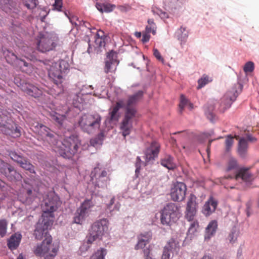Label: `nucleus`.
Listing matches in <instances>:
<instances>
[{"mask_svg":"<svg viewBox=\"0 0 259 259\" xmlns=\"http://www.w3.org/2000/svg\"><path fill=\"white\" fill-rule=\"evenodd\" d=\"M213 78L212 76L204 74L198 80V87L197 89H200L204 87L208 83L212 82Z\"/></svg>","mask_w":259,"mask_h":259,"instance_id":"obj_31","label":"nucleus"},{"mask_svg":"<svg viewBox=\"0 0 259 259\" xmlns=\"http://www.w3.org/2000/svg\"><path fill=\"white\" fill-rule=\"evenodd\" d=\"M105 38L95 37V43L96 47L101 48L105 46Z\"/></svg>","mask_w":259,"mask_h":259,"instance_id":"obj_54","label":"nucleus"},{"mask_svg":"<svg viewBox=\"0 0 259 259\" xmlns=\"http://www.w3.org/2000/svg\"><path fill=\"white\" fill-rule=\"evenodd\" d=\"M22 90L29 96L34 98L39 97L42 93L40 89L30 83H25L22 85Z\"/></svg>","mask_w":259,"mask_h":259,"instance_id":"obj_25","label":"nucleus"},{"mask_svg":"<svg viewBox=\"0 0 259 259\" xmlns=\"http://www.w3.org/2000/svg\"><path fill=\"white\" fill-rule=\"evenodd\" d=\"M186 191V185L183 183L179 182V199H181V200L184 199Z\"/></svg>","mask_w":259,"mask_h":259,"instance_id":"obj_45","label":"nucleus"},{"mask_svg":"<svg viewBox=\"0 0 259 259\" xmlns=\"http://www.w3.org/2000/svg\"><path fill=\"white\" fill-rule=\"evenodd\" d=\"M147 61L145 60V56L143 54L140 53L137 54L135 63H132V65L134 67L139 69L140 68V66L143 65H147Z\"/></svg>","mask_w":259,"mask_h":259,"instance_id":"obj_32","label":"nucleus"},{"mask_svg":"<svg viewBox=\"0 0 259 259\" xmlns=\"http://www.w3.org/2000/svg\"><path fill=\"white\" fill-rule=\"evenodd\" d=\"M225 171L229 174L220 179V182L223 185L224 184V181L228 179H235L236 180L241 179L244 182H249L252 179V175L248 169L244 167L239 168L237 160L234 157H230L229 159Z\"/></svg>","mask_w":259,"mask_h":259,"instance_id":"obj_3","label":"nucleus"},{"mask_svg":"<svg viewBox=\"0 0 259 259\" xmlns=\"http://www.w3.org/2000/svg\"><path fill=\"white\" fill-rule=\"evenodd\" d=\"M152 12L154 15H158L163 20L168 18V15L166 12L156 7H153L152 8Z\"/></svg>","mask_w":259,"mask_h":259,"instance_id":"obj_42","label":"nucleus"},{"mask_svg":"<svg viewBox=\"0 0 259 259\" xmlns=\"http://www.w3.org/2000/svg\"><path fill=\"white\" fill-rule=\"evenodd\" d=\"M61 201L59 196L53 192H50L44 198L41 204L43 211L41 218L54 221L53 212L61 205Z\"/></svg>","mask_w":259,"mask_h":259,"instance_id":"obj_5","label":"nucleus"},{"mask_svg":"<svg viewBox=\"0 0 259 259\" xmlns=\"http://www.w3.org/2000/svg\"><path fill=\"white\" fill-rule=\"evenodd\" d=\"M179 30L181 32V40L182 42H185L188 36L189 31L186 27H181Z\"/></svg>","mask_w":259,"mask_h":259,"instance_id":"obj_51","label":"nucleus"},{"mask_svg":"<svg viewBox=\"0 0 259 259\" xmlns=\"http://www.w3.org/2000/svg\"><path fill=\"white\" fill-rule=\"evenodd\" d=\"M104 86L97 85L95 88L93 95L99 97V98H106L108 96L107 92L105 91Z\"/></svg>","mask_w":259,"mask_h":259,"instance_id":"obj_36","label":"nucleus"},{"mask_svg":"<svg viewBox=\"0 0 259 259\" xmlns=\"http://www.w3.org/2000/svg\"><path fill=\"white\" fill-rule=\"evenodd\" d=\"M45 64L47 66L50 78L58 88V91L56 93L51 94L58 95L63 91L62 83L64 80L65 74L69 70V64L67 61L64 60H60L59 61L57 60H46Z\"/></svg>","mask_w":259,"mask_h":259,"instance_id":"obj_2","label":"nucleus"},{"mask_svg":"<svg viewBox=\"0 0 259 259\" xmlns=\"http://www.w3.org/2000/svg\"><path fill=\"white\" fill-rule=\"evenodd\" d=\"M23 3L28 9H33L37 4V0H23Z\"/></svg>","mask_w":259,"mask_h":259,"instance_id":"obj_50","label":"nucleus"},{"mask_svg":"<svg viewBox=\"0 0 259 259\" xmlns=\"http://www.w3.org/2000/svg\"><path fill=\"white\" fill-rule=\"evenodd\" d=\"M93 206L94 203L91 200H85L74 213L73 222L77 224H82L88 217L90 209Z\"/></svg>","mask_w":259,"mask_h":259,"instance_id":"obj_12","label":"nucleus"},{"mask_svg":"<svg viewBox=\"0 0 259 259\" xmlns=\"http://www.w3.org/2000/svg\"><path fill=\"white\" fill-rule=\"evenodd\" d=\"M218 227L217 222L215 220L211 221L209 222L206 228V232L205 235V239L209 240L212 236L214 235Z\"/></svg>","mask_w":259,"mask_h":259,"instance_id":"obj_29","label":"nucleus"},{"mask_svg":"<svg viewBox=\"0 0 259 259\" xmlns=\"http://www.w3.org/2000/svg\"><path fill=\"white\" fill-rule=\"evenodd\" d=\"M125 106L123 100L118 101L114 106H112L109 110L108 119L111 122H116L118 120L120 113L119 110Z\"/></svg>","mask_w":259,"mask_h":259,"instance_id":"obj_21","label":"nucleus"},{"mask_svg":"<svg viewBox=\"0 0 259 259\" xmlns=\"http://www.w3.org/2000/svg\"><path fill=\"white\" fill-rule=\"evenodd\" d=\"M59 246L57 243H52V238L47 236L40 243H38L33 248V252L37 256L45 259H54L58 251Z\"/></svg>","mask_w":259,"mask_h":259,"instance_id":"obj_4","label":"nucleus"},{"mask_svg":"<svg viewBox=\"0 0 259 259\" xmlns=\"http://www.w3.org/2000/svg\"><path fill=\"white\" fill-rule=\"evenodd\" d=\"M195 195L191 194L186 204L185 219L188 222L193 221L197 213L198 205Z\"/></svg>","mask_w":259,"mask_h":259,"instance_id":"obj_14","label":"nucleus"},{"mask_svg":"<svg viewBox=\"0 0 259 259\" xmlns=\"http://www.w3.org/2000/svg\"><path fill=\"white\" fill-rule=\"evenodd\" d=\"M178 181L175 182L171 188L170 195L172 200L177 201L178 200Z\"/></svg>","mask_w":259,"mask_h":259,"instance_id":"obj_38","label":"nucleus"},{"mask_svg":"<svg viewBox=\"0 0 259 259\" xmlns=\"http://www.w3.org/2000/svg\"><path fill=\"white\" fill-rule=\"evenodd\" d=\"M178 207L177 204L172 203L167 204L161 211V222L164 225L170 226L177 222Z\"/></svg>","mask_w":259,"mask_h":259,"instance_id":"obj_8","label":"nucleus"},{"mask_svg":"<svg viewBox=\"0 0 259 259\" xmlns=\"http://www.w3.org/2000/svg\"><path fill=\"white\" fill-rule=\"evenodd\" d=\"M159 145L155 142H152L145 153V157L146 162L152 161L157 156L159 151Z\"/></svg>","mask_w":259,"mask_h":259,"instance_id":"obj_24","label":"nucleus"},{"mask_svg":"<svg viewBox=\"0 0 259 259\" xmlns=\"http://www.w3.org/2000/svg\"><path fill=\"white\" fill-rule=\"evenodd\" d=\"M59 38L55 33H47L41 35L40 34L39 39L37 43L38 50L45 52L52 50L58 44Z\"/></svg>","mask_w":259,"mask_h":259,"instance_id":"obj_7","label":"nucleus"},{"mask_svg":"<svg viewBox=\"0 0 259 259\" xmlns=\"http://www.w3.org/2000/svg\"><path fill=\"white\" fill-rule=\"evenodd\" d=\"M136 110L135 108H128L119 124L120 132L125 138L129 135L133 129V122L136 117Z\"/></svg>","mask_w":259,"mask_h":259,"instance_id":"obj_10","label":"nucleus"},{"mask_svg":"<svg viewBox=\"0 0 259 259\" xmlns=\"http://www.w3.org/2000/svg\"><path fill=\"white\" fill-rule=\"evenodd\" d=\"M178 242L177 240L171 239L165 246L162 259H169L171 256L174 255V252L177 254V248Z\"/></svg>","mask_w":259,"mask_h":259,"instance_id":"obj_23","label":"nucleus"},{"mask_svg":"<svg viewBox=\"0 0 259 259\" xmlns=\"http://www.w3.org/2000/svg\"><path fill=\"white\" fill-rule=\"evenodd\" d=\"M53 223L51 220L41 218L36 225L34 231L35 238L38 240L41 239L44 234H47L48 229L52 225Z\"/></svg>","mask_w":259,"mask_h":259,"instance_id":"obj_17","label":"nucleus"},{"mask_svg":"<svg viewBox=\"0 0 259 259\" xmlns=\"http://www.w3.org/2000/svg\"><path fill=\"white\" fill-rule=\"evenodd\" d=\"M7 225L8 223L5 220H0V235L2 237L6 234Z\"/></svg>","mask_w":259,"mask_h":259,"instance_id":"obj_48","label":"nucleus"},{"mask_svg":"<svg viewBox=\"0 0 259 259\" xmlns=\"http://www.w3.org/2000/svg\"><path fill=\"white\" fill-rule=\"evenodd\" d=\"M90 240V236H88L87 239L85 241H84L83 244L80 247V251L82 254L84 252L88 251L91 246V244L93 243L94 241L95 240H92L91 242L89 241Z\"/></svg>","mask_w":259,"mask_h":259,"instance_id":"obj_41","label":"nucleus"},{"mask_svg":"<svg viewBox=\"0 0 259 259\" xmlns=\"http://www.w3.org/2000/svg\"><path fill=\"white\" fill-rule=\"evenodd\" d=\"M6 134L9 135L14 138L18 137L21 135L20 128L16 125L12 126L11 128H9Z\"/></svg>","mask_w":259,"mask_h":259,"instance_id":"obj_39","label":"nucleus"},{"mask_svg":"<svg viewBox=\"0 0 259 259\" xmlns=\"http://www.w3.org/2000/svg\"><path fill=\"white\" fill-rule=\"evenodd\" d=\"M107 254V250L106 249L102 248L98 250L91 257V259H105V256Z\"/></svg>","mask_w":259,"mask_h":259,"instance_id":"obj_40","label":"nucleus"},{"mask_svg":"<svg viewBox=\"0 0 259 259\" xmlns=\"http://www.w3.org/2000/svg\"><path fill=\"white\" fill-rule=\"evenodd\" d=\"M173 158L170 156H166L161 159V164L168 169H172L176 167V164L173 162Z\"/></svg>","mask_w":259,"mask_h":259,"instance_id":"obj_33","label":"nucleus"},{"mask_svg":"<svg viewBox=\"0 0 259 259\" xmlns=\"http://www.w3.org/2000/svg\"><path fill=\"white\" fill-rule=\"evenodd\" d=\"M95 37H101V38H105V36L104 35V32L102 30H99L97 32V33L96 34Z\"/></svg>","mask_w":259,"mask_h":259,"instance_id":"obj_64","label":"nucleus"},{"mask_svg":"<svg viewBox=\"0 0 259 259\" xmlns=\"http://www.w3.org/2000/svg\"><path fill=\"white\" fill-rule=\"evenodd\" d=\"M9 166V164L7 163H5L4 161L0 159V172L4 175L7 173V167Z\"/></svg>","mask_w":259,"mask_h":259,"instance_id":"obj_55","label":"nucleus"},{"mask_svg":"<svg viewBox=\"0 0 259 259\" xmlns=\"http://www.w3.org/2000/svg\"><path fill=\"white\" fill-rule=\"evenodd\" d=\"M22 235L17 232L13 234L8 240L7 245L11 250L16 249L20 244L21 240Z\"/></svg>","mask_w":259,"mask_h":259,"instance_id":"obj_27","label":"nucleus"},{"mask_svg":"<svg viewBox=\"0 0 259 259\" xmlns=\"http://www.w3.org/2000/svg\"><path fill=\"white\" fill-rule=\"evenodd\" d=\"M97 9L101 12H110L112 11L115 8V5L110 4H99L97 3L96 5Z\"/></svg>","mask_w":259,"mask_h":259,"instance_id":"obj_35","label":"nucleus"},{"mask_svg":"<svg viewBox=\"0 0 259 259\" xmlns=\"http://www.w3.org/2000/svg\"><path fill=\"white\" fill-rule=\"evenodd\" d=\"M104 138V135L103 133L101 132L95 138L91 140L90 144L93 147L98 148L102 144Z\"/></svg>","mask_w":259,"mask_h":259,"instance_id":"obj_34","label":"nucleus"},{"mask_svg":"<svg viewBox=\"0 0 259 259\" xmlns=\"http://www.w3.org/2000/svg\"><path fill=\"white\" fill-rule=\"evenodd\" d=\"M149 33L146 31L143 33L142 41L143 43L147 42L149 40L150 37Z\"/></svg>","mask_w":259,"mask_h":259,"instance_id":"obj_59","label":"nucleus"},{"mask_svg":"<svg viewBox=\"0 0 259 259\" xmlns=\"http://www.w3.org/2000/svg\"><path fill=\"white\" fill-rule=\"evenodd\" d=\"M4 175H5V177L11 181H18L21 180L22 179L21 175L10 165H9L7 167V173L4 174Z\"/></svg>","mask_w":259,"mask_h":259,"instance_id":"obj_28","label":"nucleus"},{"mask_svg":"<svg viewBox=\"0 0 259 259\" xmlns=\"http://www.w3.org/2000/svg\"><path fill=\"white\" fill-rule=\"evenodd\" d=\"M218 205V200L212 196H210L202 206L201 212L205 217H209L215 212Z\"/></svg>","mask_w":259,"mask_h":259,"instance_id":"obj_20","label":"nucleus"},{"mask_svg":"<svg viewBox=\"0 0 259 259\" xmlns=\"http://www.w3.org/2000/svg\"><path fill=\"white\" fill-rule=\"evenodd\" d=\"M153 54L154 56L158 60L163 62V59L161 57L160 52L157 49H153Z\"/></svg>","mask_w":259,"mask_h":259,"instance_id":"obj_58","label":"nucleus"},{"mask_svg":"<svg viewBox=\"0 0 259 259\" xmlns=\"http://www.w3.org/2000/svg\"><path fill=\"white\" fill-rule=\"evenodd\" d=\"M248 145L246 139L241 138L239 139L238 147L237 153L238 155L242 158H245L248 154Z\"/></svg>","mask_w":259,"mask_h":259,"instance_id":"obj_26","label":"nucleus"},{"mask_svg":"<svg viewBox=\"0 0 259 259\" xmlns=\"http://www.w3.org/2000/svg\"><path fill=\"white\" fill-rule=\"evenodd\" d=\"M38 192L35 190H32V188L27 186L25 183V185L23 186V188L20 190L18 193V197L20 201L24 203L28 204L32 203L34 197H37Z\"/></svg>","mask_w":259,"mask_h":259,"instance_id":"obj_16","label":"nucleus"},{"mask_svg":"<svg viewBox=\"0 0 259 259\" xmlns=\"http://www.w3.org/2000/svg\"><path fill=\"white\" fill-rule=\"evenodd\" d=\"M109 221L107 219H102L95 222L92 226L90 231V240H96L102 239L108 230Z\"/></svg>","mask_w":259,"mask_h":259,"instance_id":"obj_9","label":"nucleus"},{"mask_svg":"<svg viewBox=\"0 0 259 259\" xmlns=\"http://www.w3.org/2000/svg\"><path fill=\"white\" fill-rule=\"evenodd\" d=\"M36 128L38 133L46 139L53 146V150L61 156L65 158H70L77 152L79 142L77 136L71 135L66 137L63 141H58L54 133L46 126L37 124Z\"/></svg>","mask_w":259,"mask_h":259,"instance_id":"obj_1","label":"nucleus"},{"mask_svg":"<svg viewBox=\"0 0 259 259\" xmlns=\"http://www.w3.org/2000/svg\"><path fill=\"white\" fill-rule=\"evenodd\" d=\"M238 233H237L235 229H232L229 234L228 239L229 240L230 242L233 243H234L237 239Z\"/></svg>","mask_w":259,"mask_h":259,"instance_id":"obj_52","label":"nucleus"},{"mask_svg":"<svg viewBox=\"0 0 259 259\" xmlns=\"http://www.w3.org/2000/svg\"><path fill=\"white\" fill-rule=\"evenodd\" d=\"M178 0H166L165 6L168 10H170L171 12H174V9L176 10L178 5Z\"/></svg>","mask_w":259,"mask_h":259,"instance_id":"obj_46","label":"nucleus"},{"mask_svg":"<svg viewBox=\"0 0 259 259\" xmlns=\"http://www.w3.org/2000/svg\"><path fill=\"white\" fill-rule=\"evenodd\" d=\"M53 7L54 10L60 11L62 7V0H55Z\"/></svg>","mask_w":259,"mask_h":259,"instance_id":"obj_56","label":"nucleus"},{"mask_svg":"<svg viewBox=\"0 0 259 259\" xmlns=\"http://www.w3.org/2000/svg\"><path fill=\"white\" fill-rule=\"evenodd\" d=\"M118 64L116 54L114 52H110L108 54L105 61V72L108 73L114 71L116 69Z\"/></svg>","mask_w":259,"mask_h":259,"instance_id":"obj_22","label":"nucleus"},{"mask_svg":"<svg viewBox=\"0 0 259 259\" xmlns=\"http://www.w3.org/2000/svg\"><path fill=\"white\" fill-rule=\"evenodd\" d=\"M101 120V116L99 114L84 115L80 117L78 123L83 131L91 134L100 128Z\"/></svg>","mask_w":259,"mask_h":259,"instance_id":"obj_6","label":"nucleus"},{"mask_svg":"<svg viewBox=\"0 0 259 259\" xmlns=\"http://www.w3.org/2000/svg\"><path fill=\"white\" fill-rule=\"evenodd\" d=\"M143 94V93L142 91H139L135 94L130 97L126 103H125V106L124 107H126V110H127L128 108H134L132 106L142 98Z\"/></svg>","mask_w":259,"mask_h":259,"instance_id":"obj_30","label":"nucleus"},{"mask_svg":"<svg viewBox=\"0 0 259 259\" xmlns=\"http://www.w3.org/2000/svg\"><path fill=\"white\" fill-rule=\"evenodd\" d=\"M237 88H241L240 84H235L230 90L228 91L225 95L221 102V106L225 109L229 108L232 102L234 101L238 95L237 91Z\"/></svg>","mask_w":259,"mask_h":259,"instance_id":"obj_19","label":"nucleus"},{"mask_svg":"<svg viewBox=\"0 0 259 259\" xmlns=\"http://www.w3.org/2000/svg\"><path fill=\"white\" fill-rule=\"evenodd\" d=\"M152 234L150 232H145L142 234H141L138 236V239L142 241L143 242H145L148 243L150 239H151Z\"/></svg>","mask_w":259,"mask_h":259,"instance_id":"obj_47","label":"nucleus"},{"mask_svg":"<svg viewBox=\"0 0 259 259\" xmlns=\"http://www.w3.org/2000/svg\"><path fill=\"white\" fill-rule=\"evenodd\" d=\"M143 252L145 259H153L149 248L144 249Z\"/></svg>","mask_w":259,"mask_h":259,"instance_id":"obj_62","label":"nucleus"},{"mask_svg":"<svg viewBox=\"0 0 259 259\" xmlns=\"http://www.w3.org/2000/svg\"><path fill=\"white\" fill-rule=\"evenodd\" d=\"M148 25L146 27V31L148 33L152 32L153 34L156 33V27L153 19L148 20Z\"/></svg>","mask_w":259,"mask_h":259,"instance_id":"obj_43","label":"nucleus"},{"mask_svg":"<svg viewBox=\"0 0 259 259\" xmlns=\"http://www.w3.org/2000/svg\"><path fill=\"white\" fill-rule=\"evenodd\" d=\"M65 15L68 18V19L70 20V22L72 24H74L75 25H77L78 23L76 22H75L74 20H76L77 21H78L79 23H80V21H79L77 19L76 17H70L68 16L67 13L66 12H64Z\"/></svg>","mask_w":259,"mask_h":259,"instance_id":"obj_60","label":"nucleus"},{"mask_svg":"<svg viewBox=\"0 0 259 259\" xmlns=\"http://www.w3.org/2000/svg\"><path fill=\"white\" fill-rule=\"evenodd\" d=\"M9 155L11 158L16 162L23 169L28 170L30 172L35 173L34 167L33 165L28 161L26 158L23 157L21 155L17 153L15 151H11L9 152Z\"/></svg>","mask_w":259,"mask_h":259,"instance_id":"obj_18","label":"nucleus"},{"mask_svg":"<svg viewBox=\"0 0 259 259\" xmlns=\"http://www.w3.org/2000/svg\"><path fill=\"white\" fill-rule=\"evenodd\" d=\"M91 177L96 188L104 189L107 187L109 178L106 170L95 167L92 171Z\"/></svg>","mask_w":259,"mask_h":259,"instance_id":"obj_11","label":"nucleus"},{"mask_svg":"<svg viewBox=\"0 0 259 259\" xmlns=\"http://www.w3.org/2000/svg\"><path fill=\"white\" fill-rule=\"evenodd\" d=\"M254 69V64L252 62H247L244 66L243 70L245 72H251L253 71Z\"/></svg>","mask_w":259,"mask_h":259,"instance_id":"obj_53","label":"nucleus"},{"mask_svg":"<svg viewBox=\"0 0 259 259\" xmlns=\"http://www.w3.org/2000/svg\"><path fill=\"white\" fill-rule=\"evenodd\" d=\"M141 159L139 157H137V161H136V171H135L136 173H138L140 171V167H141Z\"/></svg>","mask_w":259,"mask_h":259,"instance_id":"obj_63","label":"nucleus"},{"mask_svg":"<svg viewBox=\"0 0 259 259\" xmlns=\"http://www.w3.org/2000/svg\"><path fill=\"white\" fill-rule=\"evenodd\" d=\"M147 244V243H146L145 242H143L142 241L140 240V239H138V242L135 247V249L138 250L139 249H143L145 248V247Z\"/></svg>","mask_w":259,"mask_h":259,"instance_id":"obj_57","label":"nucleus"},{"mask_svg":"<svg viewBox=\"0 0 259 259\" xmlns=\"http://www.w3.org/2000/svg\"><path fill=\"white\" fill-rule=\"evenodd\" d=\"M190 222H191V223L190 225L188 232L189 234H193L197 231L199 228V223L198 220L195 219L193 221H190Z\"/></svg>","mask_w":259,"mask_h":259,"instance_id":"obj_44","label":"nucleus"},{"mask_svg":"<svg viewBox=\"0 0 259 259\" xmlns=\"http://www.w3.org/2000/svg\"><path fill=\"white\" fill-rule=\"evenodd\" d=\"M70 111V109L66 106L62 107H57L56 111H52L50 115L53 120L56 122L59 126H64L66 121V114Z\"/></svg>","mask_w":259,"mask_h":259,"instance_id":"obj_15","label":"nucleus"},{"mask_svg":"<svg viewBox=\"0 0 259 259\" xmlns=\"http://www.w3.org/2000/svg\"><path fill=\"white\" fill-rule=\"evenodd\" d=\"M114 200H115L114 197H112L110 199V202L106 205L107 209L108 210H109V211L110 212H112V206L114 204Z\"/></svg>","mask_w":259,"mask_h":259,"instance_id":"obj_61","label":"nucleus"},{"mask_svg":"<svg viewBox=\"0 0 259 259\" xmlns=\"http://www.w3.org/2000/svg\"><path fill=\"white\" fill-rule=\"evenodd\" d=\"M94 89V87L92 85H83L80 89V92L76 94H74L72 96V104L75 108L80 110L83 107L84 100L82 96L84 95H89L92 94V91Z\"/></svg>","mask_w":259,"mask_h":259,"instance_id":"obj_13","label":"nucleus"},{"mask_svg":"<svg viewBox=\"0 0 259 259\" xmlns=\"http://www.w3.org/2000/svg\"><path fill=\"white\" fill-rule=\"evenodd\" d=\"M234 142L233 137L231 135L227 137L225 141V149L226 152H229Z\"/></svg>","mask_w":259,"mask_h":259,"instance_id":"obj_49","label":"nucleus"},{"mask_svg":"<svg viewBox=\"0 0 259 259\" xmlns=\"http://www.w3.org/2000/svg\"><path fill=\"white\" fill-rule=\"evenodd\" d=\"M184 107H187L189 110L193 108L192 103L189 102L188 99L183 95H181L180 97V103L179 104V109L182 110Z\"/></svg>","mask_w":259,"mask_h":259,"instance_id":"obj_37","label":"nucleus"}]
</instances>
